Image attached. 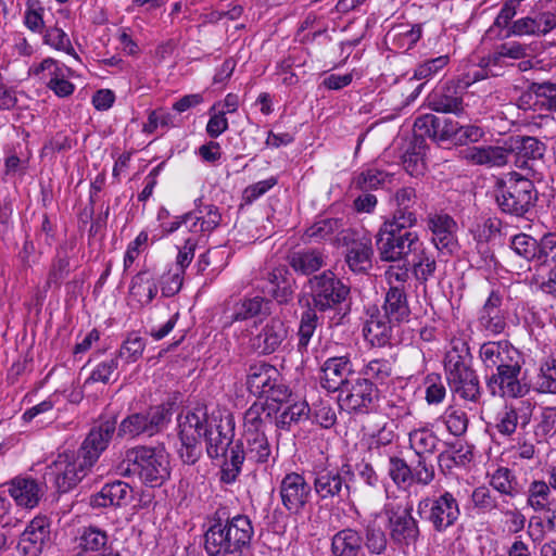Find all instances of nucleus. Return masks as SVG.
I'll use <instances>...</instances> for the list:
<instances>
[{
    "mask_svg": "<svg viewBox=\"0 0 556 556\" xmlns=\"http://www.w3.org/2000/svg\"><path fill=\"white\" fill-rule=\"evenodd\" d=\"M478 358L484 371L485 387L492 396L522 399L531 386L521 379L526 357L509 340H489L480 344Z\"/></svg>",
    "mask_w": 556,
    "mask_h": 556,
    "instance_id": "obj_1",
    "label": "nucleus"
},
{
    "mask_svg": "<svg viewBox=\"0 0 556 556\" xmlns=\"http://www.w3.org/2000/svg\"><path fill=\"white\" fill-rule=\"evenodd\" d=\"M253 534L254 528L247 515L230 517L225 508H219L208 519L203 547L207 556H243Z\"/></svg>",
    "mask_w": 556,
    "mask_h": 556,
    "instance_id": "obj_2",
    "label": "nucleus"
},
{
    "mask_svg": "<svg viewBox=\"0 0 556 556\" xmlns=\"http://www.w3.org/2000/svg\"><path fill=\"white\" fill-rule=\"evenodd\" d=\"M118 470L124 476L137 475L151 488L161 486L169 478L168 454L163 446H135L125 452Z\"/></svg>",
    "mask_w": 556,
    "mask_h": 556,
    "instance_id": "obj_3",
    "label": "nucleus"
},
{
    "mask_svg": "<svg viewBox=\"0 0 556 556\" xmlns=\"http://www.w3.org/2000/svg\"><path fill=\"white\" fill-rule=\"evenodd\" d=\"M308 283L312 308L320 313L332 312L330 325H340L350 312V287L330 270L315 275Z\"/></svg>",
    "mask_w": 556,
    "mask_h": 556,
    "instance_id": "obj_4",
    "label": "nucleus"
},
{
    "mask_svg": "<svg viewBox=\"0 0 556 556\" xmlns=\"http://www.w3.org/2000/svg\"><path fill=\"white\" fill-rule=\"evenodd\" d=\"M539 191L531 178L517 172L508 174L500 184L496 203L503 213L526 217L536 206Z\"/></svg>",
    "mask_w": 556,
    "mask_h": 556,
    "instance_id": "obj_5",
    "label": "nucleus"
},
{
    "mask_svg": "<svg viewBox=\"0 0 556 556\" xmlns=\"http://www.w3.org/2000/svg\"><path fill=\"white\" fill-rule=\"evenodd\" d=\"M375 239L380 260L390 263L408 261L421 240L412 227L388 222H382Z\"/></svg>",
    "mask_w": 556,
    "mask_h": 556,
    "instance_id": "obj_6",
    "label": "nucleus"
},
{
    "mask_svg": "<svg viewBox=\"0 0 556 556\" xmlns=\"http://www.w3.org/2000/svg\"><path fill=\"white\" fill-rule=\"evenodd\" d=\"M417 511L438 533L446 532L460 517L459 502L455 494L447 490L421 498L417 504Z\"/></svg>",
    "mask_w": 556,
    "mask_h": 556,
    "instance_id": "obj_7",
    "label": "nucleus"
},
{
    "mask_svg": "<svg viewBox=\"0 0 556 556\" xmlns=\"http://www.w3.org/2000/svg\"><path fill=\"white\" fill-rule=\"evenodd\" d=\"M245 384L251 394L266 396L277 403L286 402L291 395L278 369L266 362H256L249 366Z\"/></svg>",
    "mask_w": 556,
    "mask_h": 556,
    "instance_id": "obj_8",
    "label": "nucleus"
},
{
    "mask_svg": "<svg viewBox=\"0 0 556 556\" xmlns=\"http://www.w3.org/2000/svg\"><path fill=\"white\" fill-rule=\"evenodd\" d=\"M92 466L76 451L61 453L47 467L45 479L60 493L75 488L90 471Z\"/></svg>",
    "mask_w": 556,
    "mask_h": 556,
    "instance_id": "obj_9",
    "label": "nucleus"
},
{
    "mask_svg": "<svg viewBox=\"0 0 556 556\" xmlns=\"http://www.w3.org/2000/svg\"><path fill=\"white\" fill-rule=\"evenodd\" d=\"M413 503H387L383 514L388 520L390 540L399 548L415 545L420 536L418 520L413 516Z\"/></svg>",
    "mask_w": 556,
    "mask_h": 556,
    "instance_id": "obj_10",
    "label": "nucleus"
},
{
    "mask_svg": "<svg viewBox=\"0 0 556 556\" xmlns=\"http://www.w3.org/2000/svg\"><path fill=\"white\" fill-rule=\"evenodd\" d=\"M355 471L348 463L340 467H325L314 473L313 489L321 500L334 497H349L355 491L352 482Z\"/></svg>",
    "mask_w": 556,
    "mask_h": 556,
    "instance_id": "obj_11",
    "label": "nucleus"
},
{
    "mask_svg": "<svg viewBox=\"0 0 556 556\" xmlns=\"http://www.w3.org/2000/svg\"><path fill=\"white\" fill-rule=\"evenodd\" d=\"M170 409L165 405L150 407L144 413H134L125 417L118 428V438L135 439L146 434L152 437L159 433L170 420Z\"/></svg>",
    "mask_w": 556,
    "mask_h": 556,
    "instance_id": "obj_12",
    "label": "nucleus"
},
{
    "mask_svg": "<svg viewBox=\"0 0 556 556\" xmlns=\"http://www.w3.org/2000/svg\"><path fill=\"white\" fill-rule=\"evenodd\" d=\"M278 493L281 505L288 515L298 517L309 506L313 486L303 473L289 471L279 481Z\"/></svg>",
    "mask_w": 556,
    "mask_h": 556,
    "instance_id": "obj_13",
    "label": "nucleus"
},
{
    "mask_svg": "<svg viewBox=\"0 0 556 556\" xmlns=\"http://www.w3.org/2000/svg\"><path fill=\"white\" fill-rule=\"evenodd\" d=\"M236 421L233 415L228 410L212 412L206 424L203 438L206 443L207 456L212 459H218L225 455L226 450L236 441L235 439Z\"/></svg>",
    "mask_w": 556,
    "mask_h": 556,
    "instance_id": "obj_14",
    "label": "nucleus"
},
{
    "mask_svg": "<svg viewBox=\"0 0 556 556\" xmlns=\"http://www.w3.org/2000/svg\"><path fill=\"white\" fill-rule=\"evenodd\" d=\"M388 476L399 490H408L412 485H429L435 478L434 466L425 460L414 465L395 455L389 457Z\"/></svg>",
    "mask_w": 556,
    "mask_h": 556,
    "instance_id": "obj_15",
    "label": "nucleus"
},
{
    "mask_svg": "<svg viewBox=\"0 0 556 556\" xmlns=\"http://www.w3.org/2000/svg\"><path fill=\"white\" fill-rule=\"evenodd\" d=\"M555 29L556 8L547 2H539L526 16L515 20L510 34L515 37L543 38Z\"/></svg>",
    "mask_w": 556,
    "mask_h": 556,
    "instance_id": "obj_16",
    "label": "nucleus"
},
{
    "mask_svg": "<svg viewBox=\"0 0 556 556\" xmlns=\"http://www.w3.org/2000/svg\"><path fill=\"white\" fill-rule=\"evenodd\" d=\"M508 153L515 155V165L523 170H527L526 176L541 179L542 173L539 170L538 165L546 151L544 142L535 137L529 136H513L507 141Z\"/></svg>",
    "mask_w": 556,
    "mask_h": 556,
    "instance_id": "obj_17",
    "label": "nucleus"
},
{
    "mask_svg": "<svg viewBox=\"0 0 556 556\" xmlns=\"http://www.w3.org/2000/svg\"><path fill=\"white\" fill-rule=\"evenodd\" d=\"M469 86L470 81H445L428 94L427 104L432 111L459 116L465 111L464 96Z\"/></svg>",
    "mask_w": 556,
    "mask_h": 556,
    "instance_id": "obj_18",
    "label": "nucleus"
},
{
    "mask_svg": "<svg viewBox=\"0 0 556 556\" xmlns=\"http://www.w3.org/2000/svg\"><path fill=\"white\" fill-rule=\"evenodd\" d=\"M377 396L378 390L375 382L357 378L349 381L339 391L338 402L348 412L367 414L372 409Z\"/></svg>",
    "mask_w": 556,
    "mask_h": 556,
    "instance_id": "obj_19",
    "label": "nucleus"
},
{
    "mask_svg": "<svg viewBox=\"0 0 556 556\" xmlns=\"http://www.w3.org/2000/svg\"><path fill=\"white\" fill-rule=\"evenodd\" d=\"M426 230L431 233V241L443 255H452L458 249L456 239L457 224L454 218L442 211L430 212L425 218Z\"/></svg>",
    "mask_w": 556,
    "mask_h": 556,
    "instance_id": "obj_20",
    "label": "nucleus"
},
{
    "mask_svg": "<svg viewBox=\"0 0 556 556\" xmlns=\"http://www.w3.org/2000/svg\"><path fill=\"white\" fill-rule=\"evenodd\" d=\"M504 299L500 290H492L478 311L477 328L485 336H500L508 327V312L503 307Z\"/></svg>",
    "mask_w": 556,
    "mask_h": 556,
    "instance_id": "obj_21",
    "label": "nucleus"
},
{
    "mask_svg": "<svg viewBox=\"0 0 556 556\" xmlns=\"http://www.w3.org/2000/svg\"><path fill=\"white\" fill-rule=\"evenodd\" d=\"M417 201L418 195L415 188L404 186L396 189L390 198L393 211L389 216L384 217L383 222L414 228L418 225V215L415 207Z\"/></svg>",
    "mask_w": 556,
    "mask_h": 556,
    "instance_id": "obj_22",
    "label": "nucleus"
},
{
    "mask_svg": "<svg viewBox=\"0 0 556 556\" xmlns=\"http://www.w3.org/2000/svg\"><path fill=\"white\" fill-rule=\"evenodd\" d=\"M116 418L102 420L98 426L91 428L77 452L92 467L100 455L108 448L116 430Z\"/></svg>",
    "mask_w": 556,
    "mask_h": 556,
    "instance_id": "obj_23",
    "label": "nucleus"
},
{
    "mask_svg": "<svg viewBox=\"0 0 556 556\" xmlns=\"http://www.w3.org/2000/svg\"><path fill=\"white\" fill-rule=\"evenodd\" d=\"M50 526L46 516L35 517L20 535L17 551L23 556H40L51 540Z\"/></svg>",
    "mask_w": 556,
    "mask_h": 556,
    "instance_id": "obj_24",
    "label": "nucleus"
},
{
    "mask_svg": "<svg viewBox=\"0 0 556 556\" xmlns=\"http://www.w3.org/2000/svg\"><path fill=\"white\" fill-rule=\"evenodd\" d=\"M74 543L75 549H77V554L74 556H98L115 549L114 541L109 532L96 525L78 528Z\"/></svg>",
    "mask_w": 556,
    "mask_h": 556,
    "instance_id": "obj_25",
    "label": "nucleus"
},
{
    "mask_svg": "<svg viewBox=\"0 0 556 556\" xmlns=\"http://www.w3.org/2000/svg\"><path fill=\"white\" fill-rule=\"evenodd\" d=\"M288 333V326L280 317L275 316L267 320L260 331L250 339V344L254 352L269 355L283 346Z\"/></svg>",
    "mask_w": 556,
    "mask_h": 556,
    "instance_id": "obj_26",
    "label": "nucleus"
},
{
    "mask_svg": "<svg viewBox=\"0 0 556 556\" xmlns=\"http://www.w3.org/2000/svg\"><path fill=\"white\" fill-rule=\"evenodd\" d=\"M354 374L350 354L328 357L320 366L319 382L328 392H339Z\"/></svg>",
    "mask_w": 556,
    "mask_h": 556,
    "instance_id": "obj_27",
    "label": "nucleus"
},
{
    "mask_svg": "<svg viewBox=\"0 0 556 556\" xmlns=\"http://www.w3.org/2000/svg\"><path fill=\"white\" fill-rule=\"evenodd\" d=\"M45 73L46 86L59 98H66L74 93L75 85L70 81L73 70L64 63L52 58H46L35 70V74Z\"/></svg>",
    "mask_w": 556,
    "mask_h": 556,
    "instance_id": "obj_28",
    "label": "nucleus"
},
{
    "mask_svg": "<svg viewBox=\"0 0 556 556\" xmlns=\"http://www.w3.org/2000/svg\"><path fill=\"white\" fill-rule=\"evenodd\" d=\"M132 500V489L122 480L105 483L101 490L92 494L89 505L93 509L117 508L127 506Z\"/></svg>",
    "mask_w": 556,
    "mask_h": 556,
    "instance_id": "obj_29",
    "label": "nucleus"
},
{
    "mask_svg": "<svg viewBox=\"0 0 556 556\" xmlns=\"http://www.w3.org/2000/svg\"><path fill=\"white\" fill-rule=\"evenodd\" d=\"M277 412L267 401H255L243 414L242 434H267L275 425Z\"/></svg>",
    "mask_w": 556,
    "mask_h": 556,
    "instance_id": "obj_30",
    "label": "nucleus"
},
{
    "mask_svg": "<svg viewBox=\"0 0 556 556\" xmlns=\"http://www.w3.org/2000/svg\"><path fill=\"white\" fill-rule=\"evenodd\" d=\"M303 237L308 242L336 241L341 244L351 237V229L345 228L343 218L326 217L306 228Z\"/></svg>",
    "mask_w": 556,
    "mask_h": 556,
    "instance_id": "obj_31",
    "label": "nucleus"
},
{
    "mask_svg": "<svg viewBox=\"0 0 556 556\" xmlns=\"http://www.w3.org/2000/svg\"><path fill=\"white\" fill-rule=\"evenodd\" d=\"M342 244L348 247L345 262L352 271L366 273L371 268L374 249L369 237L356 236V233L351 230V237L346 241H343Z\"/></svg>",
    "mask_w": 556,
    "mask_h": 556,
    "instance_id": "obj_32",
    "label": "nucleus"
},
{
    "mask_svg": "<svg viewBox=\"0 0 556 556\" xmlns=\"http://www.w3.org/2000/svg\"><path fill=\"white\" fill-rule=\"evenodd\" d=\"M533 405L530 401H521L517 405H505L496 416V430L503 435L515 433L518 425L526 427L531 419Z\"/></svg>",
    "mask_w": 556,
    "mask_h": 556,
    "instance_id": "obj_33",
    "label": "nucleus"
},
{
    "mask_svg": "<svg viewBox=\"0 0 556 556\" xmlns=\"http://www.w3.org/2000/svg\"><path fill=\"white\" fill-rule=\"evenodd\" d=\"M490 486L480 485L472 490L469 503L477 515H495L496 513H507L506 506L509 500L502 498Z\"/></svg>",
    "mask_w": 556,
    "mask_h": 556,
    "instance_id": "obj_34",
    "label": "nucleus"
},
{
    "mask_svg": "<svg viewBox=\"0 0 556 556\" xmlns=\"http://www.w3.org/2000/svg\"><path fill=\"white\" fill-rule=\"evenodd\" d=\"M383 314L391 323L397 325L408 321L410 308L407 300V293L403 286H390L384 295L382 305Z\"/></svg>",
    "mask_w": 556,
    "mask_h": 556,
    "instance_id": "obj_35",
    "label": "nucleus"
},
{
    "mask_svg": "<svg viewBox=\"0 0 556 556\" xmlns=\"http://www.w3.org/2000/svg\"><path fill=\"white\" fill-rule=\"evenodd\" d=\"M508 148L498 146L469 147L463 151V157L473 165L502 167L508 162Z\"/></svg>",
    "mask_w": 556,
    "mask_h": 556,
    "instance_id": "obj_36",
    "label": "nucleus"
},
{
    "mask_svg": "<svg viewBox=\"0 0 556 556\" xmlns=\"http://www.w3.org/2000/svg\"><path fill=\"white\" fill-rule=\"evenodd\" d=\"M10 495L18 506L34 508L43 495V486L33 478L17 477L10 482Z\"/></svg>",
    "mask_w": 556,
    "mask_h": 556,
    "instance_id": "obj_37",
    "label": "nucleus"
},
{
    "mask_svg": "<svg viewBox=\"0 0 556 556\" xmlns=\"http://www.w3.org/2000/svg\"><path fill=\"white\" fill-rule=\"evenodd\" d=\"M393 325L397 324L391 323L388 317L376 309L363 328L364 337L372 346H386L391 342Z\"/></svg>",
    "mask_w": 556,
    "mask_h": 556,
    "instance_id": "obj_38",
    "label": "nucleus"
},
{
    "mask_svg": "<svg viewBox=\"0 0 556 556\" xmlns=\"http://www.w3.org/2000/svg\"><path fill=\"white\" fill-rule=\"evenodd\" d=\"M210 419L205 408L197 407L178 417L179 438L185 441L200 440Z\"/></svg>",
    "mask_w": 556,
    "mask_h": 556,
    "instance_id": "obj_39",
    "label": "nucleus"
},
{
    "mask_svg": "<svg viewBox=\"0 0 556 556\" xmlns=\"http://www.w3.org/2000/svg\"><path fill=\"white\" fill-rule=\"evenodd\" d=\"M362 551L363 535L355 529H342L331 538L330 556H359Z\"/></svg>",
    "mask_w": 556,
    "mask_h": 556,
    "instance_id": "obj_40",
    "label": "nucleus"
},
{
    "mask_svg": "<svg viewBox=\"0 0 556 556\" xmlns=\"http://www.w3.org/2000/svg\"><path fill=\"white\" fill-rule=\"evenodd\" d=\"M223 464L220 468V481L226 484H231L237 481L242 471L244 462H248V456L243 450V443L239 440L226 450L225 455H220Z\"/></svg>",
    "mask_w": 556,
    "mask_h": 556,
    "instance_id": "obj_41",
    "label": "nucleus"
},
{
    "mask_svg": "<svg viewBox=\"0 0 556 556\" xmlns=\"http://www.w3.org/2000/svg\"><path fill=\"white\" fill-rule=\"evenodd\" d=\"M157 291L155 275L149 268L141 269L131 278L129 293L140 305L151 304Z\"/></svg>",
    "mask_w": 556,
    "mask_h": 556,
    "instance_id": "obj_42",
    "label": "nucleus"
},
{
    "mask_svg": "<svg viewBox=\"0 0 556 556\" xmlns=\"http://www.w3.org/2000/svg\"><path fill=\"white\" fill-rule=\"evenodd\" d=\"M412 260L407 261L412 265V270L416 280L426 283L434 277L437 271V261L433 252L420 240V245L413 250Z\"/></svg>",
    "mask_w": 556,
    "mask_h": 556,
    "instance_id": "obj_43",
    "label": "nucleus"
},
{
    "mask_svg": "<svg viewBox=\"0 0 556 556\" xmlns=\"http://www.w3.org/2000/svg\"><path fill=\"white\" fill-rule=\"evenodd\" d=\"M408 442L417 460L428 462V456L435 453L440 439L429 427H420L408 433Z\"/></svg>",
    "mask_w": 556,
    "mask_h": 556,
    "instance_id": "obj_44",
    "label": "nucleus"
},
{
    "mask_svg": "<svg viewBox=\"0 0 556 556\" xmlns=\"http://www.w3.org/2000/svg\"><path fill=\"white\" fill-rule=\"evenodd\" d=\"M271 313V301L262 296H247L235 305L231 321H243Z\"/></svg>",
    "mask_w": 556,
    "mask_h": 556,
    "instance_id": "obj_45",
    "label": "nucleus"
},
{
    "mask_svg": "<svg viewBox=\"0 0 556 556\" xmlns=\"http://www.w3.org/2000/svg\"><path fill=\"white\" fill-rule=\"evenodd\" d=\"M420 37L419 25H399L387 33L386 41L391 45V50L406 52L417 43Z\"/></svg>",
    "mask_w": 556,
    "mask_h": 556,
    "instance_id": "obj_46",
    "label": "nucleus"
},
{
    "mask_svg": "<svg viewBox=\"0 0 556 556\" xmlns=\"http://www.w3.org/2000/svg\"><path fill=\"white\" fill-rule=\"evenodd\" d=\"M239 441L243 443V450L249 463H268L273 451L267 434H242V439Z\"/></svg>",
    "mask_w": 556,
    "mask_h": 556,
    "instance_id": "obj_47",
    "label": "nucleus"
},
{
    "mask_svg": "<svg viewBox=\"0 0 556 556\" xmlns=\"http://www.w3.org/2000/svg\"><path fill=\"white\" fill-rule=\"evenodd\" d=\"M363 547L370 556H380L386 554L389 546V539L384 529L376 521H370L364 528Z\"/></svg>",
    "mask_w": 556,
    "mask_h": 556,
    "instance_id": "obj_48",
    "label": "nucleus"
},
{
    "mask_svg": "<svg viewBox=\"0 0 556 556\" xmlns=\"http://www.w3.org/2000/svg\"><path fill=\"white\" fill-rule=\"evenodd\" d=\"M448 386L452 392L456 393L465 401L478 403L482 395L479 376L476 370L462 376L460 379L456 378L448 382Z\"/></svg>",
    "mask_w": 556,
    "mask_h": 556,
    "instance_id": "obj_49",
    "label": "nucleus"
},
{
    "mask_svg": "<svg viewBox=\"0 0 556 556\" xmlns=\"http://www.w3.org/2000/svg\"><path fill=\"white\" fill-rule=\"evenodd\" d=\"M490 488L494 490L497 495H503L502 498L507 500L514 498L520 493L516 476L506 467H500L492 473Z\"/></svg>",
    "mask_w": 556,
    "mask_h": 556,
    "instance_id": "obj_50",
    "label": "nucleus"
},
{
    "mask_svg": "<svg viewBox=\"0 0 556 556\" xmlns=\"http://www.w3.org/2000/svg\"><path fill=\"white\" fill-rule=\"evenodd\" d=\"M289 265L299 274L311 275L323 267L324 257L316 250L296 251L289 256Z\"/></svg>",
    "mask_w": 556,
    "mask_h": 556,
    "instance_id": "obj_51",
    "label": "nucleus"
},
{
    "mask_svg": "<svg viewBox=\"0 0 556 556\" xmlns=\"http://www.w3.org/2000/svg\"><path fill=\"white\" fill-rule=\"evenodd\" d=\"M318 325L317 312L312 307H307L302 312L298 328V344L296 349L301 355H304L308 351L311 340L316 331Z\"/></svg>",
    "mask_w": 556,
    "mask_h": 556,
    "instance_id": "obj_52",
    "label": "nucleus"
},
{
    "mask_svg": "<svg viewBox=\"0 0 556 556\" xmlns=\"http://www.w3.org/2000/svg\"><path fill=\"white\" fill-rule=\"evenodd\" d=\"M533 390L542 394H556V358L547 357L540 364Z\"/></svg>",
    "mask_w": 556,
    "mask_h": 556,
    "instance_id": "obj_53",
    "label": "nucleus"
},
{
    "mask_svg": "<svg viewBox=\"0 0 556 556\" xmlns=\"http://www.w3.org/2000/svg\"><path fill=\"white\" fill-rule=\"evenodd\" d=\"M391 177L392 176L383 169L368 167L354 177L353 185L361 191L377 190L386 182H389Z\"/></svg>",
    "mask_w": 556,
    "mask_h": 556,
    "instance_id": "obj_54",
    "label": "nucleus"
},
{
    "mask_svg": "<svg viewBox=\"0 0 556 556\" xmlns=\"http://www.w3.org/2000/svg\"><path fill=\"white\" fill-rule=\"evenodd\" d=\"M552 488L544 480H532L527 490V504L535 513L544 511L548 507Z\"/></svg>",
    "mask_w": 556,
    "mask_h": 556,
    "instance_id": "obj_55",
    "label": "nucleus"
},
{
    "mask_svg": "<svg viewBox=\"0 0 556 556\" xmlns=\"http://www.w3.org/2000/svg\"><path fill=\"white\" fill-rule=\"evenodd\" d=\"M311 416V407L308 404L298 402L288 405L278 416L275 415V426L280 429H289L292 424H298Z\"/></svg>",
    "mask_w": 556,
    "mask_h": 556,
    "instance_id": "obj_56",
    "label": "nucleus"
},
{
    "mask_svg": "<svg viewBox=\"0 0 556 556\" xmlns=\"http://www.w3.org/2000/svg\"><path fill=\"white\" fill-rule=\"evenodd\" d=\"M70 260L71 257L66 248L60 247L49 271L45 291L50 289L53 285L56 287L61 286L62 280L70 274Z\"/></svg>",
    "mask_w": 556,
    "mask_h": 556,
    "instance_id": "obj_57",
    "label": "nucleus"
},
{
    "mask_svg": "<svg viewBox=\"0 0 556 556\" xmlns=\"http://www.w3.org/2000/svg\"><path fill=\"white\" fill-rule=\"evenodd\" d=\"M146 345L144 338L137 332H130L123 341L116 357L123 359L126 364L135 363L142 356Z\"/></svg>",
    "mask_w": 556,
    "mask_h": 556,
    "instance_id": "obj_58",
    "label": "nucleus"
},
{
    "mask_svg": "<svg viewBox=\"0 0 556 556\" xmlns=\"http://www.w3.org/2000/svg\"><path fill=\"white\" fill-rule=\"evenodd\" d=\"M392 363L387 358H374L364 365L361 374L363 379L375 381L376 383H384L392 375Z\"/></svg>",
    "mask_w": 556,
    "mask_h": 556,
    "instance_id": "obj_59",
    "label": "nucleus"
},
{
    "mask_svg": "<svg viewBox=\"0 0 556 556\" xmlns=\"http://www.w3.org/2000/svg\"><path fill=\"white\" fill-rule=\"evenodd\" d=\"M528 92L541 100L546 110L556 112V81H532L528 86Z\"/></svg>",
    "mask_w": 556,
    "mask_h": 556,
    "instance_id": "obj_60",
    "label": "nucleus"
},
{
    "mask_svg": "<svg viewBox=\"0 0 556 556\" xmlns=\"http://www.w3.org/2000/svg\"><path fill=\"white\" fill-rule=\"evenodd\" d=\"M441 418L451 434L460 437L467 431L469 420L467 413L462 407L448 406Z\"/></svg>",
    "mask_w": 556,
    "mask_h": 556,
    "instance_id": "obj_61",
    "label": "nucleus"
},
{
    "mask_svg": "<svg viewBox=\"0 0 556 556\" xmlns=\"http://www.w3.org/2000/svg\"><path fill=\"white\" fill-rule=\"evenodd\" d=\"M425 400L429 405L441 404L446 396L444 380L439 374H428L424 379Z\"/></svg>",
    "mask_w": 556,
    "mask_h": 556,
    "instance_id": "obj_62",
    "label": "nucleus"
},
{
    "mask_svg": "<svg viewBox=\"0 0 556 556\" xmlns=\"http://www.w3.org/2000/svg\"><path fill=\"white\" fill-rule=\"evenodd\" d=\"M440 117L434 114H424L418 116L414 123V130L416 137L429 138L438 142Z\"/></svg>",
    "mask_w": 556,
    "mask_h": 556,
    "instance_id": "obj_63",
    "label": "nucleus"
},
{
    "mask_svg": "<svg viewBox=\"0 0 556 556\" xmlns=\"http://www.w3.org/2000/svg\"><path fill=\"white\" fill-rule=\"evenodd\" d=\"M511 250L527 261H535L539 243L527 233H518L510 240Z\"/></svg>",
    "mask_w": 556,
    "mask_h": 556,
    "instance_id": "obj_64",
    "label": "nucleus"
}]
</instances>
